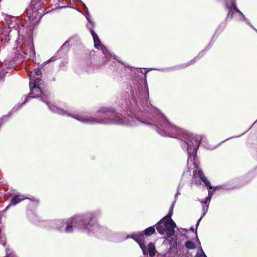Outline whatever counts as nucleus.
Here are the masks:
<instances>
[{"label": "nucleus", "mask_w": 257, "mask_h": 257, "mask_svg": "<svg viewBox=\"0 0 257 257\" xmlns=\"http://www.w3.org/2000/svg\"><path fill=\"white\" fill-rule=\"evenodd\" d=\"M185 246L188 249H194L196 247L194 242L192 241H187L185 243Z\"/></svg>", "instance_id": "ddd939ff"}, {"label": "nucleus", "mask_w": 257, "mask_h": 257, "mask_svg": "<svg viewBox=\"0 0 257 257\" xmlns=\"http://www.w3.org/2000/svg\"><path fill=\"white\" fill-rule=\"evenodd\" d=\"M202 252L203 254L204 257H207V256L205 255V254L204 253V252H203V250H202Z\"/></svg>", "instance_id": "5701e85b"}, {"label": "nucleus", "mask_w": 257, "mask_h": 257, "mask_svg": "<svg viewBox=\"0 0 257 257\" xmlns=\"http://www.w3.org/2000/svg\"><path fill=\"white\" fill-rule=\"evenodd\" d=\"M158 113L160 118L157 120L158 125L155 127L156 131L162 136L179 138L181 140L185 139L182 146L183 148L186 147L187 148L188 163L192 162L193 164L194 167L196 168L195 175L198 176L209 188H212L210 182L198 168L196 161V152L201 140L200 137L193 136L188 134H184L179 128L171 125L162 114Z\"/></svg>", "instance_id": "f03ea898"}, {"label": "nucleus", "mask_w": 257, "mask_h": 257, "mask_svg": "<svg viewBox=\"0 0 257 257\" xmlns=\"http://www.w3.org/2000/svg\"><path fill=\"white\" fill-rule=\"evenodd\" d=\"M174 203V202L172 203L168 215L160 220L156 225V229L158 232L162 235H166V239L171 243L175 242L176 240L174 229L176 227V225L171 219L173 214Z\"/></svg>", "instance_id": "39448f33"}, {"label": "nucleus", "mask_w": 257, "mask_h": 257, "mask_svg": "<svg viewBox=\"0 0 257 257\" xmlns=\"http://www.w3.org/2000/svg\"><path fill=\"white\" fill-rule=\"evenodd\" d=\"M133 238L139 243L144 254L149 253L151 256H153L155 254L156 248L153 243L150 242L147 247L145 246L144 235L143 233L135 235Z\"/></svg>", "instance_id": "0eeeda50"}, {"label": "nucleus", "mask_w": 257, "mask_h": 257, "mask_svg": "<svg viewBox=\"0 0 257 257\" xmlns=\"http://www.w3.org/2000/svg\"><path fill=\"white\" fill-rule=\"evenodd\" d=\"M27 198H25V197H24V196H23L22 195H16L12 198V201H11V204L14 205H16V204H17L18 203H19L22 200H23L25 199H27Z\"/></svg>", "instance_id": "9d476101"}, {"label": "nucleus", "mask_w": 257, "mask_h": 257, "mask_svg": "<svg viewBox=\"0 0 257 257\" xmlns=\"http://www.w3.org/2000/svg\"><path fill=\"white\" fill-rule=\"evenodd\" d=\"M208 205L207 204V205L204 204L203 205V207H202V215L201 216V217L197 221V222L196 224V227H197V226L199 225V223L202 219V217L204 216L205 215V214L206 213L207 210H208Z\"/></svg>", "instance_id": "9b49d317"}, {"label": "nucleus", "mask_w": 257, "mask_h": 257, "mask_svg": "<svg viewBox=\"0 0 257 257\" xmlns=\"http://www.w3.org/2000/svg\"><path fill=\"white\" fill-rule=\"evenodd\" d=\"M202 249H201L200 252H198L194 257H204L203 254L202 252Z\"/></svg>", "instance_id": "a211bd4d"}, {"label": "nucleus", "mask_w": 257, "mask_h": 257, "mask_svg": "<svg viewBox=\"0 0 257 257\" xmlns=\"http://www.w3.org/2000/svg\"><path fill=\"white\" fill-rule=\"evenodd\" d=\"M44 0H32L31 5L27 10L28 21L32 25H35L41 18L43 10L41 7L44 4Z\"/></svg>", "instance_id": "423d86ee"}, {"label": "nucleus", "mask_w": 257, "mask_h": 257, "mask_svg": "<svg viewBox=\"0 0 257 257\" xmlns=\"http://www.w3.org/2000/svg\"><path fill=\"white\" fill-rule=\"evenodd\" d=\"M57 224H58H58H60V225L62 224V226H63L64 224V223L63 222H62V221H58V222H57Z\"/></svg>", "instance_id": "412c9836"}, {"label": "nucleus", "mask_w": 257, "mask_h": 257, "mask_svg": "<svg viewBox=\"0 0 257 257\" xmlns=\"http://www.w3.org/2000/svg\"><path fill=\"white\" fill-rule=\"evenodd\" d=\"M226 7L228 10L227 17H233L234 15H236L238 19L246 21V23L251 27L254 28L252 25H250L248 20L246 19L243 14L235 6V2L233 0H228L226 2Z\"/></svg>", "instance_id": "6e6552de"}, {"label": "nucleus", "mask_w": 257, "mask_h": 257, "mask_svg": "<svg viewBox=\"0 0 257 257\" xmlns=\"http://www.w3.org/2000/svg\"><path fill=\"white\" fill-rule=\"evenodd\" d=\"M211 196H208L206 199H205V201L204 202H203V201H200V202L202 203H203L204 204L207 205V204H208L209 205V202L210 201V200H211Z\"/></svg>", "instance_id": "dca6fc26"}, {"label": "nucleus", "mask_w": 257, "mask_h": 257, "mask_svg": "<svg viewBox=\"0 0 257 257\" xmlns=\"http://www.w3.org/2000/svg\"><path fill=\"white\" fill-rule=\"evenodd\" d=\"M212 193H211V191H208V196H212Z\"/></svg>", "instance_id": "4be33fe9"}, {"label": "nucleus", "mask_w": 257, "mask_h": 257, "mask_svg": "<svg viewBox=\"0 0 257 257\" xmlns=\"http://www.w3.org/2000/svg\"><path fill=\"white\" fill-rule=\"evenodd\" d=\"M144 232L146 235H151L155 232V229L153 226H151L145 229Z\"/></svg>", "instance_id": "f8f14e48"}, {"label": "nucleus", "mask_w": 257, "mask_h": 257, "mask_svg": "<svg viewBox=\"0 0 257 257\" xmlns=\"http://www.w3.org/2000/svg\"><path fill=\"white\" fill-rule=\"evenodd\" d=\"M69 42L68 41H67L65 42V43L63 45V46H62V48H64L65 47H67L69 46Z\"/></svg>", "instance_id": "6ab92c4d"}, {"label": "nucleus", "mask_w": 257, "mask_h": 257, "mask_svg": "<svg viewBox=\"0 0 257 257\" xmlns=\"http://www.w3.org/2000/svg\"><path fill=\"white\" fill-rule=\"evenodd\" d=\"M0 242L2 244L3 246H5L6 243L5 237L4 236H1Z\"/></svg>", "instance_id": "f3484780"}, {"label": "nucleus", "mask_w": 257, "mask_h": 257, "mask_svg": "<svg viewBox=\"0 0 257 257\" xmlns=\"http://www.w3.org/2000/svg\"><path fill=\"white\" fill-rule=\"evenodd\" d=\"M253 29L257 32V30L255 28H253Z\"/></svg>", "instance_id": "b1692460"}, {"label": "nucleus", "mask_w": 257, "mask_h": 257, "mask_svg": "<svg viewBox=\"0 0 257 257\" xmlns=\"http://www.w3.org/2000/svg\"><path fill=\"white\" fill-rule=\"evenodd\" d=\"M13 29L17 31L19 36L16 41L18 45L17 48L19 49V50H21L22 52L27 56L28 58L34 57L35 53L33 42L30 38L25 41H23V39L21 38L20 25L18 20L15 18H14L13 20H12L8 24V30L4 31L3 33V34L6 37H8V40L6 39H2V41L9 42L10 40V33L12 32Z\"/></svg>", "instance_id": "7ed1b4c3"}, {"label": "nucleus", "mask_w": 257, "mask_h": 257, "mask_svg": "<svg viewBox=\"0 0 257 257\" xmlns=\"http://www.w3.org/2000/svg\"><path fill=\"white\" fill-rule=\"evenodd\" d=\"M211 196H208L206 199H205V201L204 202H203V201H200V202L202 203H203L204 204L207 205V204H208L209 205V202L210 201V200H211Z\"/></svg>", "instance_id": "2eb2a0df"}, {"label": "nucleus", "mask_w": 257, "mask_h": 257, "mask_svg": "<svg viewBox=\"0 0 257 257\" xmlns=\"http://www.w3.org/2000/svg\"><path fill=\"white\" fill-rule=\"evenodd\" d=\"M90 32L93 37L95 48L101 49L106 58L113 57L114 59H115V56L110 54L105 47L101 44L97 35L94 32V31L91 29Z\"/></svg>", "instance_id": "1a4fd4ad"}, {"label": "nucleus", "mask_w": 257, "mask_h": 257, "mask_svg": "<svg viewBox=\"0 0 257 257\" xmlns=\"http://www.w3.org/2000/svg\"><path fill=\"white\" fill-rule=\"evenodd\" d=\"M92 215L91 214L87 215H78L69 219L67 222V226L65 228V232L66 233L72 232L73 227L81 228L83 227L89 231L92 232L94 234H96L97 232L100 229L99 225L95 223L92 225L91 224H87V221L89 223L92 221Z\"/></svg>", "instance_id": "20e7f679"}, {"label": "nucleus", "mask_w": 257, "mask_h": 257, "mask_svg": "<svg viewBox=\"0 0 257 257\" xmlns=\"http://www.w3.org/2000/svg\"><path fill=\"white\" fill-rule=\"evenodd\" d=\"M90 16L88 14L86 15V18L88 22H89L90 23H91V20H90Z\"/></svg>", "instance_id": "aec40b11"}, {"label": "nucleus", "mask_w": 257, "mask_h": 257, "mask_svg": "<svg viewBox=\"0 0 257 257\" xmlns=\"http://www.w3.org/2000/svg\"><path fill=\"white\" fill-rule=\"evenodd\" d=\"M41 71L39 69H36L33 72L29 73L30 92L29 95L26 98L24 103L27 102L30 97L36 98L40 97L42 101L45 102L48 104L51 111L56 112L59 114L71 116L82 122L88 124L99 123L103 124H119L130 126L137 125V114H135V112L137 113V93H136V97L133 99V102L131 103L133 108H131V112L133 113L135 116L133 115H128L126 118H123L120 114L115 112L113 110H109L107 108L104 107L100 109L99 110V112L104 113L103 118L98 119L92 116L81 115L79 114H72L67 113L66 111L60 109L55 105L50 104L43 97V96L47 97L48 95V93L42 91L40 87L41 81Z\"/></svg>", "instance_id": "f257e3e1"}, {"label": "nucleus", "mask_w": 257, "mask_h": 257, "mask_svg": "<svg viewBox=\"0 0 257 257\" xmlns=\"http://www.w3.org/2000/svg\"><path fill=\"white\" fill-rule=\"evenodd\" d=\"M16 60H13L11 61L10 59H8V67L9 68H14L16 66Z\"/></svg>", "instance_id": "4468645a"}, {"label": "nucleus", "mask_w": 257, "mask_h": 257, "mask_svg": "<svg viewBox=\"0 0 257 257\" xmlns=\"http://www.w3.org/2000/svg\"><path fill=\"white\" fill-rule=\"evenodd\" d=\"M179 194V193L178 192H177V193H176V196H177Z\"/></svg>", "instance_id": "393cba45"}]
</instances>
